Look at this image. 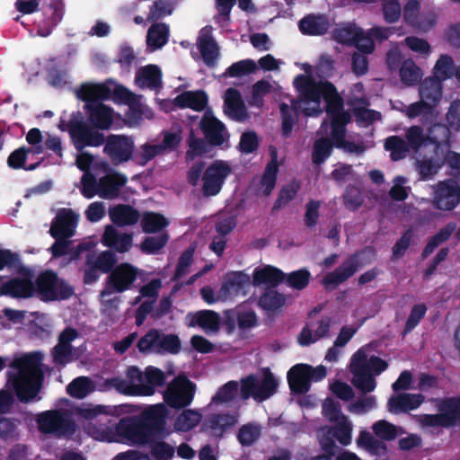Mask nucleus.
<instances>
[{
  "label": "nucleus",
  "mask_w": 460,
  "mask_h": 460,
  "mask_svg": "<svg viewBox=\"0 0 460 460\" xmlns=\"http://www.w3.org/2000/svg\"><path fill=\"white\" fill-rule=\"evenodd\" d=\"M120 431L126 430L125 436L133 444H145L148 441V436L144 429L126 420H121L119 424Z\"/></svg>",
  "instance_id": "46"
},
{
  "label": "nucleus",
  "mask_w": 460,
  "mask_h": 460,
  "mask_svg": "<svg viewBox=\"0 0 460 460\" xmlns=\"http://www.w3.org/2000/svg\"><path fill=\"white\" fill-rule=\"evenodd\" d=\"M134 143L131 138L125 136H111L104 146V152L115 164L128 161L133 152Z\"/></svg>",
  "instance_id": "17"
},
{
  "label": "nucleus",
  "mask_w": 460,
  "mask_h": 460,
  "mask_svg": "<svg viewBox=\"0 0 460 460\" xmlns=\"http://www.w3.org/2000/svg\"><path fill=\"white\" fill-rule=\"evenodd\" d=\"M169 240V235L166 232H163L156 236L146 237L141 243V250L147 253L158 252Z\"/></svg>",
  "instance_id": "58"
},
{
  "label": "nucleus",
  "mask_w": 460,
  "mask_h": 460,
  "mask_svg": "<svg viewBox=\"0 0 460 460\" xmlns=\"http://www.w3.org/2000/svg\"><path fill=\"white\" fill-rule=\"evenodd\" d=\"M330 319L323 318L317 322H310L305 326L299 336L298 342L302 346H308L318 340L327 336L330 328Z\"/></svg>",
  "instance_id": "24"
},
{
  "label": "nucleus",
  "mask_w": 460,
  "mask_h": 460,
  "mask_svg": "<svg viewBox=\"0 0 460 460\" xmlns=\"http://www.w3.org/2000/svg\"><path fill=\"white\" fill-rule=\"evenodd\" d=\"M193 395L192 384L186 377L178 376L168 385L164 400L172 408H183L192 402Z\"/></svg>",
  "instance_id": "12"
},
{
  "label": "nucleus",
  "mask_w": 460,
  "mask_h": 460,
  "mask_svg": "<svg viewBox=\"0 0 460 460\" xmlns=\"http://www.w3.org/2000/svg\"><path fill=\"white\" fill-rule=\"evenodd\" d=\"M159 354H176L181 350V341L174 334H163L159 332Z\"/></svg>",
  "instance_id": "59"
},
{
  "label": "nucleus",
  "mask_w": 460,
  "mask_h": 460,
  "mask_svg": "<svg viewBox=\"0 0 460 460\" xmlns=\"http://www.w3.org/2000/svg\"><path fill=\"white\" fill-rule=\"evenodd\" d=\"M284 279L283 273L271 266L256 269L253 273L254 285L277 286Z\"/></svg>",
  "instance_id": "39"
},
{
  "label": "nucleus",
  "mask_w": 460,
  "mask_h": 460,
  "mask_svg": "<svg viewBox=\"0 0 460 460\" xmlns=\"http://www.w3.org/2000/svg\"><path fill=\"white\" fill-rule=\"evenodd\" d=\"M421 394H397L390 397L388 401V411L398 414L417 409L423 402Z\"/></svg>",
  "instance_id": "25"
},
{
  "label": "nucleus",
  "mask_w": 460,
  "mask_h": 460,
  "mask_svg": "<svg viewBox=\"0 0 460 460\" xmlns=\"http://www.w3.org/2000/svg\"><path fill=\"white\" fill-rule=\"evenodd\" d=\"M40 432L61 436L70 429V423L65 413L58 411H47L37 418Z\"/></svg>",
  "instance_id": "15"
},
{
  "label": "nucleus",
  "mask_w": 460,
  "mask_h": 460,
  "mask_svg": "<svg viewBox=\"0 0 460 460\" xmlns=\"http://www.w3.org/2000/svg\"><path fill=\"white\" fill-rule=\"evenodd\" d=\"M359 35V28L354 23H344L337 26L332 31V38L341 44H354Z\"/></svg>",
  "instance_id": "47"
},
{
  "label": "nucleus",
  "mask_w": 460,
  "mask_h": 460,
  "mask_svg": "<svg viewBox=\"0 0 460 460\" xmlns=\"http://www.w3.org/2000/svg\"><path fill=\"white\" fill-rule=\"evenodd\" d=\"M374 435L382 440H393L403 433L401 427L395 426L387 420H380L372 425Z\"/></svg>",
  "instance_id": "45"
},
{
  "label": "nucleus",
  "mask_w": 460,
  "mask_h": 460,
  "mask_svg": "<svg viewBox=\"0 0 460 460\" xmlns=\"http://www.w3.org/2000/svg\"><path fill=\"white\" fill-rule=\"evenodd\" d=\"M107 384L119 393L128 395L145 396L151 392L148 387H144L143 372L136 367H128L124 376L108 379Z\"/></svg>",
  "instance_id": "9"
},
{
  "label": "nucleus",
  "mask_w": 460,
  "mask_h": 460,
  "mask_svg": "<svg viewBox=\"0 0 460 460\" xmlns=\"http://www.w3.org/2000/svg\"><path fill=\"white\" fill-rule=\"evenodd\" d=\"M357 444L358 447L365 448L371 454L381 455L386 450V447L384 442L378 440L370 432L367 430L360 431Z\"/></svg>",
  "instance_id": "48"
},
{
  "label": "nucleus",
  "mask_w": 460,
  "mask_h": 460,
  "mask_svg": "<svg viewBox=\"0 0 460 460\" xmlns=\"http://www.w3.org/2000/svg\"><path fill=\"white\" fill-rule=\"evenodd\" d=\"M180 108H190L196 111L205 110L208 105V96L203 91H186L177 95L173 101Z\"/></svg>",
  "instance_id": "29"
},
{
  "label": "nucleus",
  "mask_w": 460,
  "mask_h": 460,
  "mask_svg": "<svg viewBox=\"0 0 460 460\" xmlns=\"http://www.w3.org/2000/svg\"><path fill=\"white\" fill-rule=\"evenodd\" d=\"M430 203L438 210L449 212L460 204V185L452 179L439 181L430 186Z\"/></svg>",
  "instance_id": "5"
},
{
  "label": "nucleus",
  "mask_w": 460,
  "mask_h": 460,
  "mask_svg": "<svg viewBox=\"0 0 460 460\" xmlns=\"http://www.w3.org/2000/svg\"><path fill=\"white\" fill-rule=\"evenodd\" d=\"M418 419L423 427L451 425L460 420V399L447 400L440 408V413L420 415Z\"/></svg>",
  "instance_id": "13"
},
{
  "label": "nucleus",
  "mask_w": 460,
  "mask_h": 460,
  "mask_svg": "<svg viewBox=\"0 0 460 460\" xmlns=\"http://www.w3.org/2000/svg\"><path fill=\"white\" fill-rule=\"evenodd\" d=\"M169 30L164 23L154 24L147 32L146 44L150 51L161 49L168 40Z\"/></svg>",
  "instance_id": "40"
},
{
  "label": "nucleus",
  "mask_w": 460,
  "mask_h": 460,
  "mask_svg": "<svg viewBox=\"0 0 460 460\" xmlns=\"http://www.w3.org/2000/svg\"><path fill=\"white\" fill-rule=\"evenodd\" d=\"M278 164L275 160L271 161L266 167L265 172L261 181V190L265 195H270L275 187Z\"/></svg>",
  "instance_id": "56"
},
{
  "label": "nucleus",
  "mask_w": 460,
  "mask_h": 460,
  "mask_svg": "<svg viewBox=\"0 0 460 460\" xmlns=\"http://www.w3.org/2000/svg\"><path fill=\"white\" fill-rule=\"evenodd\" d=\"M144 376V387H148L150 393L145 396L153 395L156 387L161 386L165 381L164 373L157 367L149 366L145 369Z\"/></svg>",
  "instance_id": "49"
},
{
  "label": "nucleus",
  "mask_w": 460,
  "mask_h": 460,
  "mask_svg": "<svg viewBox=\"0 0 460 460\" xmlns=\"http://www.w3.org/2000/svg\"><path fill=\"white\" fill-rule=\"evenodd\" d=\"M448 155L447 141L434 145L430 148V154H426L422 158L416 162V169L420 175L421 180H432L438 172Z\"/></svg>",
  "instance_id": "11"
},
{
  "label": "nucleus",
  "mask_w": 460,
  "mask_h": 460,
  "mask_svg": "<svg viewBox=\"0 0 460 460\" xmlns=\"http://www.w3.org/2000/svg\"><path fill=\"white\" fill-rule=\"evenodd\" d=\"M42 146H33L31 148H19L13 151L8 157V164L12 168L18 169L24 166L27 155L30 153L40 154L42 153Z\"/></svg>",
  "instance_id": "57"
},
{
  "label": "nucleus",
  "mask_w": 460,
  "mask_h": 460,
  "mask_svg": "<svg viewBox=\"0 0 460 460\" xmlns=\"http://www.w3.org/2000/svg\"><path fill=\"white\" fill-rule=\"evenodd\" d=\"M202 419L199 411L195 410L183 411L175 420L174 429L176 431L186 432L195 428Z\"/></svg>",
  "instance_id": "43"
},
{
  "label": "nucleus",
  "mask_w": 460,
  "mask_h": 460,
  "mask_svg": "<svg viewBox=\"0 0 460 460\" xmlns=\"http://www.w3.org/2000/svg\"><path fill=\"white\" fill-rule=\"evenodd\" d=\"M305 71L307 75H298L294 80L299 98L292 102V107L285 103L280 105L284 135L288 136L292 130L295 122L293 111H300L306 116H317L323 112L321 102L324 100L330 122L324 120L322 123L321 132L330 135L332 144L337 147L350 153H363L364 147L361 145L345 139V126L350 121V114L343 110L342 101L334 86L326 81L314 79L312 73Z\"/></svg>",
  "instance_id": "1"
},
{
  "label": "nucleus",
  "mask_w": 460,
  "mask_h": 460,
  "mask_svg": "<svg viewBox=\"0 0 460 460\" xmlns=\"http://www.w3.org/2000/svg\"><path fill=\"white\" fill-rule=\"evenodd\" d=\"M70 135L75 147L78 151H82L85 146H99L104 142L102 133L84 123L73 125L70 128Z\"/></svg>",
  "instance_id": "18"
},
{
  "label": "nucleus",
  "mask_w": 460,
  "mask_h": 460,
  "mask_svg": "<svg viewBox=\"0 0 460 460\" xmlns=\"http://www.w3.org/2000/svg\"><path fill=\"white\" fill-rule=\"evenodd\" d=\"M198 47L204 61L210 65L218 56V48L212 37V28L205 27L199 31Z\"/></svg>",
  "instance_id": "30"
},
{
  "label": "nucleus",
  "mask_w": 460,
  "mask_h": 460,
  "mask_svg": "<svg viewBox=\"0 0 460 460\" xmlns=\"http://www.w3.org/2000/svg\"><path fill=\"white\" fill-rule=\"evenodd\" d=\"M332 152V144L328 138L318 139L314 147L313 161L314 164H322Z\"/></svg>",
  "instance_id": "63"
},
{
  "label": "nucleus",
  "mask_w": 460,
  "mask_h": 460,
  "mask_svg": "<svg viewBox=\"0 0 460 460\" xmlns=\"http://www.w3.org/2000/svg\"><path fill=\"white\" fill-rule=\"evenodd\" d=\"M111 220L117 226H131L136 224L140 216L132 207L128 205H117L109 210Z\"/></svg>",
  "instance_id": "33"
},
{
  "label": "nucleus",
  "mask_w": 460,
  "mask_h": 460,
  "mask_svg": "<svg viewBox=\"0 0 460 460\" xmlns=\"http://www.w3.org/2000/svg\"><path fill=\"white\" fill-rule=\"evenodd\" d=\"M326 374V367L323 366L313 367L307 364H297L288 371V380L292 391L304 394L310 389L311 382L323 380Z\"/></svg>",
  "instance_id": "6"
},
{
  "label": "nucleus",
  "mask_w": 460,
  "mask_h": 460,
  "mask_svg": "<svg viewBox=\"0 0 460 460\" xmlns=\"http://www.w3.org/2000/svg\"><path fill=\"white\" fill-rule=\"evenodd\" d=\"M102 243L119 252H126L132 246V234L119 233L113 226H106L102 237Z\"/></svg>",
  "instance_id": "27"
},
{
  "label": "nucleus",
  "mask_w": 460,
  "mask_h": 460,
  "mask_svg": "<svg viewBox=\"0 0 460 460\" xmlns=\"http://www.w3.org/2000/svg\"><path fill=\"white\" fill-rule=\"evenodd\" d=\"M117 293L118 292L113 288L108 287L107 285L105 286L104 289L100 295L103 312L108 313L118 308L119 296L116 295Z\"/></svg>",
  "instance_id": "62"
},
{
  "label": "nucleus",
  "mask_w": 460,
  "mask_h": 460,
  "mask_svg": "<svg viewBox=\"0 0 460 460\" xmlns=\"http://www.w3.org/2000/svg\"><path fill=\"white\" fill-rule=\"evenodd\" d=\"M405 138L409 147L417 152L420 147L444 143L448 138V129L443 125H434L425 134L419 126H411L405 131Z\"/></svg>",
  "instance_id": "7"
},
{
  "label": "nucleus",
  "mask_w": 460,
  "mask_h": 460,
  "mask_svg": "<svg viewBox=\"0 0 460 460\" xmlns=\"http://www.w3.org/2000/svg\"><path fill=\"white\" fill-rule=\"evenodd\" d=\"M420 97L430 106H437L442 98L441 82L433 78H426L420 86Z\"/></svg>",
  "instance_id": "35"
},
{
  "label": "nucleus",
  "mask_w": 460,
  "mask_h": 460,
  "mask_svg": "<svg viewBox=\"0 0 460 460\" xmlns=\"http://www.w3.org/2000/svg\"><path fill=\"white\" fill-rule=\"evenodd\" d=\"M39 353L24 355L14 359L8 371V384L22 402L32 401L40 388L42 373Z\"/></svg>",
  "instance_id": "2"
},
{
  "label": "nucleus",
  "mask_w": 460,
  "mask_h": 460,
  "mask_svg": "<svg viewBox=\"0 0 460 460\" xmlns=\"http://www.w3.org/2000/svg\"><path fill=\"white\" fill-rule=\"evenodd\" d=\"M159 332L151 330L137 342L139 351L143 353H159Z\"/></svg>",
  "instance_id": "54"
},
{
  "label": "nucleus",
  "mask_w": 460,
  "mask_h": 460,
  "mask_svg": "<svg viewBox=\"0 0 460 460\" xmlns=\"http://www.w3.org/2000/svg\"><path fill=\"white\" fill-rule=\"evenodd\" d=\"M455 71V66L451 57L447 55H442L436 62L433 73L435 79L438 81H444L450 78Z\"/></svg>",
  "instance_id": "50"
},
{
  "label": "nucleus",
  "mask_w": 460,
  "mask_h": 460,
  "mask_svg": "<svg viewBox=\"0 0 460 460\" xmlns=\"http://www.w3.org/2000/svg\"><path fill=\"white\" fill-rule=\"evenodd\" d=\"M239 390V385L235 381H230L218 389L212 398V403L222 404L231 402Z\"/></svg>",
  "instance_id": "53"
},
{
  "label": "nucleus",
  "mask_w": 460,
  "mask_h": 460,
  "mask_svg": "<svg viewBox=\"0 0 460 460\" xmlns=\"http://www.w3.org/2000/svg\"><path fill=\"white\" fill-rule=\"evenodd\" d=\"M385 147L390 152V156L394 161L405 158L411 150L407 142L398 136L387 137Z\"/></svg>",
  "instance_id": "44"
},
{
  "label": "nucleus",
  "mask_w": 460,
  "mask_h": 460,
  "mask_svg": "<svg viewBox=\"0 0 460 460\" xmlns=\"http://www.w3.org/2000/svg\"><path fill=\"white\" fill-rule=\"evenodd\" d=\"M162 152L163 146L160 145L144 144L137 151L135 159L138 164H146Z\"/></svg>",
  "instance_id": "60"
},
{
  "label": "nucleus",
  "mask_w": 460,
  "mask_h": 460,
  "mask_svg": "<svg viewBox=\"0 0 460 460\" xmlns=\"http://www.w3.org/2000/svg\"><path fill=\"white\" fill-rule=\"evenodd\" d=\"M359 262L358 256H352L346 260L334 271L328 273L322 280V284L326 288H335L340 284L346 281L358 269Z\"/></svg>",
  "instance_id": "20"
},
{
  "label": "nucleus",
  "mask_w": 460,
  "mask_h": 460,
  "mask_svg": "<svg viewBox=\"0 0 460 460\" xmlns=\"http://www.w3.org/2000/svg\"><path fill=\"white\" fill-rule=\"evenodd\" d=\"M151 455L156 459V460H171L175 453V449L170 444L160 441L155 443L151 447Z\"/></svg>",
  "instance_id": "64"
},
{
  "label": "nucleus",
  "mask_w": 460,
  "mask_h": 460,
  "mask_svg": "<svg viewBox=\"0 0 460 460\" xmlns=\"http://www.w3.org/2000/svg\"><path fill=\"white\" fill-rule=\"evenodd\" d=\"M167 409L163 403L151 405L141 413L142 420L156 429H160L165 423Z\"/></svg>",
  "instance_id": "37"
},
{
  "label": "nucleus",
  "mask_w": 460,
  "mask_h": 460,
  "mask_svg": "<svg viewBox=\"0 0 460 460\" xmlns=\"http://www.w3.org/2000/svg\"><path fill=\"white\" fill-rule=\"evenodd\" d=\"M400 75L404 84L413 85L420 80L422 72L412 60L408 59L402 63Z\"/></svg>",
  "instance_id": "52"
},
{
  "label": "nucleus",
  "mask_w": 460,
  "mask_h": 460,
  "mask_svg": "<svg viewBox=\"0 0 460 460\" xmlns=\"http://www.w3.org/2000/svg\"><path fill=\"white\" fill-rule=\"evenodd\" d=\"M138 275V270L129 263L115 267L108 277L106 285L119 293L130 288Z\"/></svg>",
  "instance_id": "16"
},
{
  "label": "nucleus",
  "mask_w": 460,
  "mask_h": 460,
  "mask_svg": "<svg viewBox=\"0 0 460 460\" xmlns=\"http://www.w3.org/2000/svg\"><path fill=\"white\" fill-rule=\"evenodd\" d=\"M278 385L272 373L265 369L259 376L251 375L241 380V396L243 400L252 397L257 402H263L276 393Z\"/></svg>",
  "instance_id": "4"
},
{
  "label": "nucleus",
  "mask_w": 460,
  "mask_h": 460,
  "mask_svg": "<svg viewBox=\"0 0 460 460\" xmlns=\"http://www.w3.org/2000/svg\"><path fill=\"white\" fill-rule=\"evenodd\" d=\"M110 95V89L103 84H84L77 91L78 98L86 103L106 100Z\"/></svg>",
  "instance_id": "34"
},
{
  "label": "nucleus",
  "mask_w": 460,
  "mask_h": 460,
  "mask_svg": "<svg viewBox=\"0 0 460 460\" xmlns=\"http://www.w3.org/2000/svg\"><path fill=\"white\" fill-rule=\"evenodd\" d=\"M169 224L164 216L156 212H145L141 216V227L145 233H159Z\"/></svg>",
  "instance_id": "41"
},
{
  "label": "nucleus",
  "mask_w": 460,
  "mask_h": 460,
  "mask_svg": "<svg viewBox=\"0 0 460 460\" xmlns=\"http://www.w3.org/2000/svg\"><path fill=\"white\" fill-rule=\"evenodd\" d=\"M162 72L155 65L141 67L136 76V84L141 88L155 89L161 85Z\"/></svg>",
  "instance_id": "32"
},
{
  "label": "nucleus",
  "mask_w": 460,
  "mask_h": 460,
  "mask_svg": "<svg viewBox=\"0 0 460 460\" xmlns=\"http://www.w3.org/2000/svg\"><path fill=\"white\" fill-rule=\"evenodd\" d=\"M77 337V332L74 329H66L59 336L58 345L53 349V358L55 363L65 365L72 358V347L70 342Z\"/></svg>",
  "instance_id": "28"
},
{
  "label": "nucleus",
  "mask_w": 460,
  "mask_h": 460,
  "mask_svg": "<svg viewBox=\"0 0 460 460\" xmlns=\"http://www.w3.org/2000/svg\"><path fill=\"white\" fill-rule=\"evenodd\" d=\"M335 423L336 426L333 429L332 436L335 437L337 440L344 446L350 444L353 429L351 421L347 416H343L341 420L335 421Z\"/></svg>",
  "instance_id": "51"
},
{
  "label": "nucleus",
  "mask_w": 460,
  "mask_h": 460,
  "mask_svg": "<svg viewBox=\"0 0 460 460\" xmlns=\"http://www.w3.org/2000/svg\"><path fill=\"white\" fill-rule=\"evenodd\" d=\"M232 173L231 165L222 160L211 163L204 171L202 181V192L205 196L218 194L226 179Z\"/></svg>",
  "instance_id": "10"
},
{
  "label": "nucleus",
  "mask_w": 460,
  "mask_h": 460,
  "mask_svg": "<svg viewBox=\"0 0 460 460\" xmlns=\"http://www.w3.org/2000/svg\"><path fill=\"white\" fill-rule=\"evenodd\" d=\"M388 367L382 358L376 357L369 345L363 346L351 357L349 371L352 383L364 393L372 392L376 388L375 376L380 375Z\"/></svg>",
  "instance_id": "3"
},
{
  "label": "nucleus",
  "mask_w": 460,
  "mask_h": 460,
  "mask_svg": "<svg viewBox=\"0 0 460 460\" xmlns=\"http://www.w3.org/2000/svg\"><path fill=\"white\" fill-rule=\"evenodd\" d=\"M329 27L328 20L321 15H308L302 19L299 23L301 31L309 35L323 34L328 31Z\"/></svg>",
  "instance_id": "38"
},
{
  "label": "nucleus",
  "mask_w": 460,
  "mask_h": 460,
  "mask_svg": "<svg viewBox=\"0 0 460 460\" xmlns=\"http://www.w3.org/2000/svg\"><path fill=\"white\" fill-rule=\"evenodd\" d=\"M4 293L17 298H27L34 295L35 286L32 283V276L23 272L20 276L4 283Z\"/></svg>",
  "instance_id": "21"
},
{
  "label": "nucleus",
  "mask_w": 460,
  "mask_h": 460,
  "mask_svg": "<svg viewBox=\"0 0 460 460\" xmlns=\"http://www.w3.org/2000/svg\"><path fill=\"white\" fill-rule=\"evenodd\" d=\"M73 292V288L53 272H44L36 280L35 293L45 301L66 299Z\"/></svg>",
  "instance_id": "8"
},
{
  "label": "nucleus",
  "mask_w": 460,
  "mask_h": 460,
  "mask_svg": "<svg viewBox=\"0 0 460 460\" xmlns=\"http://www.w3.org/2000/svg\"><path fill=\"white\" fill-rule=\"evenodd\" d=\"M91 123L98 128L107 129L112 123V110L101 103H86Z\"/></svg>",
  "instance_id": "31"
},
{
  "label": "nucleus",
  "mask_w": 460,
  "mask_h": 460,
  "mask_svg": "<svg viewBox=\"0 0 460 460\" xmlns=\"http://www.w3.org/2000/svg\"><path fill=\"white\" fill-rule=\"evenodd\" d=\"M127 182V178L118 172L107 174L98 181V196L106 199H115L121 187Z\"/></svg>",
  "instance_id": "26"
},
{
  "label": "nucleus",
  "mask_w": 460,
  "mask_h": 460,
  "mask_svg": "<svg viewBox=\"0 0 460 460\" xmlns=\"http://www.w3.org/2000/svg\"><path fill=\"white\" fill-rule=\"evenodd\" d=\"M199 127L205 137L212 145L220 146L228 139V132L224 124L209 111L204 113Z\"/></svg>",
  "instance_id": "19"
},
{
  "label": "nucleus",
  "mask_w": 460,
  "mask_h": 460,
  "mask_svg": "<svg viewBox=\"0 0 460 460\" xmlns=\"http://www.w3.org/2000/svg\"><path fill=\"white\" fill-rule=\"evenodd\" d=\"M78 220L79 214L70 208H62L52 221L49 232L56 239L69 238L75 234Z\"/></svg>",
  "instance_id": "14"
},
{
  "label": "nucleus",
  "mask_w": 460,
  "mask_h": 460,
  "mask_svg": "<svg viewBox=\"0 0 460 460\" xmlns=\"http://www.w3.org/2000/svg\"><path fill=\"white\" fill-rule=\"evenodd\" d=\"M250 277L243 272H230L224 278L221 286V298L226 300L244 294V289L249 287Z\"/></svg>",
  "instance_id": "23"
},
{
  "label": "nucleus",
  "mask_w": 460,
  "mask_h": 460,
  "mask_svg": "<svg viewBox=\"0 0 460 460\" xmlns=\"http://www.w3.org/2000/svg\"><path fill=\"white\" fill-rule=\"evenodd\" d=\"M285 300L277 291L268 290L260 298L259 305L267 311H275L285 305Z\"/></svg>",
  "instance_id": "55"
},
{
  "label": "nucleus",
  "mask_w": 460,
  "mask_h": 460,
  "mask_svg": "<svg viewBox=\"0 0 460 460\" xmlns=\"http://www.w3.org/2000/svg\"><path fill=\"white\" fill-rule=\"evenodd\" d=\"M404 43L411 51L420 57H429L431 53V46L424 39L410 36L404 39Z\"/></svg>",
  "instance_id": "61"
},
{
  "label": "nucleus",
  "mask_w": 460,
  "mask_h": 460,
  "mask_svg": "<svg viewBox=\"0 0 460 460\" xmlns=\"http://www.w3.org/2000/svg\"><path fill=\"white\" fill-rule=\"evenodd\" d=\"M189 327L199 326L206 333H217L220 329L219 314L211 310L190 313L186 316Z\"/></svg>",
  "instance_id": "22"
},
{
  "label": "nucleus",
  "mask_w": 460,
  "mask_h": 460,
  "mask_svg": "<svg viewBox=\"0 0 460 460\" xmlns=\"http://www.w3.org/2000/svg\"><path fill=\"white\" fill-rule=\"evenodd\" d=\"M93 391L94 385L87 376H79L66 386L67 394L76 399H83Z\"/></svg>",
  "instance_id": "42"
},
{
  "label": "nucleus",
  "mask_w": 460,
  "mask_h": 460,
  "mask_svg": "<svg viewBox=\"0 0 460 460\" xmlns=\"http://www.w3.org/2000/svg\"><path fill=\"white\" fill-rule=\"evenodd\" d=\"M225 106L226 113L237 120H243L246 117L243 102L239 92L229 88L225 93Z\"/></svg>",
  "instance_id": "36"
}]
</instances>
